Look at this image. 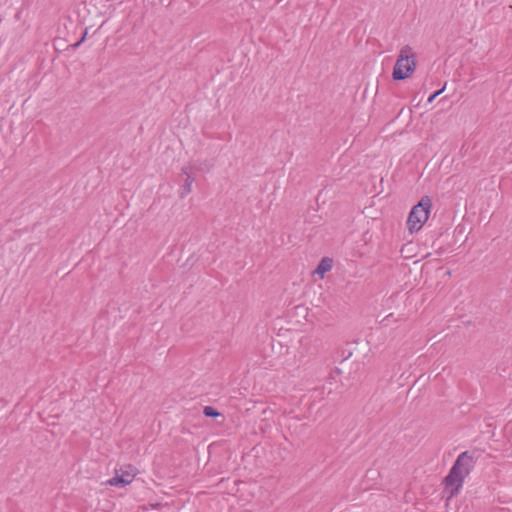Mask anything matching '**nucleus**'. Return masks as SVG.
<instances>
[{
	"label": "nucleus",
	"mask_w": 512,
	"mask_h": 512,
	"mask_svg": "<svg viewBox=\"0 0 512 512\" xmlns=\"http://www.w3.org/2000/svg\"><path fill=\"white\" fill-rule=\"evenodd\" d=\"M181 171L183 174L186 175V178L184 180V184L182 185V187L180 189L179 196H180V198H184L192 191L191 187H192V183L194 182V177L189 172L188 167H183Z\"/></svg>",
	"instance_id": "obj_5"
},
{
	"label": "nucleus",
	"mask_w": 512,
	"mask_h": 512,
	"mask_svg": "<svg viewBox=\"0 0 512 512\" xmlns=\"http://www.w3.org/2000/svg\"><path fill=\"white\" fill-rule=\"evenodd\" d=\"M203 414H204L205 417H211V418H215V417L221 416V413L218 412L212 406H205L204 409H203Z\"/></svg>",
	"instance_id": "obj_7"
},
{
	"label": "nucleus",
	"mask_w": 512,
	"mask_h": 512,
	"mask_svg": "<svg viewBox=\"0 0 512 512\" xmlns=\"http://www.w3.org/2000/svg\"><path fill=\"white\" fill-rule=\"evenodd\" d=\"M135 477V474L133 472H130V471H123L121 470V473H119L118 471H116V474L113 478H111L108 483L111 485V486H119V487H124L128 484H130L133 479Z\"/></svg>",
	"instance_id": "obj_4"
},
{
	"label": "nucleus",
	"mask_w": 512,
	"mask_h": 512,
	"mask_svg": "<svg viewBox=\"0 0 512 512\" xmlns=\"http://www.w3.org/2000/svg\"><path fill=\"white\" fill-rule=\"evenodd\" d=\"M431 206L432 201L428 196L422 197L421 200L413 206L407 219V226L411 233L418 232L428 220Z\"/></svg>",
	"instance_id": "obj_3"
},
{
	"label": "nucleus",
	"mask_w": 512,
	"mask_h": 512,
	"mask_svg": "<svg viewBox=\"0 0 512 512\" xmlns=\"http://www.w3.org/2000/svg\"><path fill=\"white\" fill-rule=\"evenodd\" d=\"M88 34H82V37L80 40L76 41L75 43L71 44L70 46L73 48V49H76L77 47H79L86 39Z\"/></svg>",
	"instance_id": "obj_10"
},
{
	"label": "nucleus",
	"mask_w": 512,
	"mask_h": 512,
	"mask_svg": "<svg viewBox=\"0 0 512 512\" xmlns=\"http://www.w3.org/2000/svg\"><path fill=\"white\" fill-rule=\"evenodd\" d=\"M64 41L65 39L64 38H61V37H56L54 39V46L57 50H66L68 48V46L66 47L64 45Z\"/></svg>",
	"instance_id": "obj_8"
},
{
	"label": "nucleus",
	"mask_w": 512,
	"mask_h": 512,
	"mask_svg": "<svg viewBox=\"0 0 512 512\" xmlns=\"http://www.w3.org/2000/svg\"><path fill=\"white\" fill-rule=\"evenodd\" d=\"M475 459L469 451L462 452L456 458L447 476L443 479L445 491L452 498L459 494L464 479L470 474Z\"/></svg>",
	"instance_id": "obj_1"
},
{
	"label": "nucleus",
	"mask_w": 512,
	"mask_h": 512,
	"mask_svg": "<svg viewBox=\"0 0 512 512\" xmlns=\"http://www.w3.org/2000/svg\"><path fill=\"white\" fill-rule=\"evenodd\" d=\"M445 89V86L437 91H435L433 94H431L428 98V103H432L434 99L439 96Z\"/></svg>",
	"instance_id": "obj_9"
},
{
	"label": "nucleus",
	"mask_w": 512,
	"mask_h": 512,
	"mask_svg": "<svg viewBox=\"0 0 512 512\" xmlns=\"http://www.w3.org/2000/svg\"><path fill=\"white\" fill-rule=\"evenodd\" d=\"M415 53L409 45L401 48L393 68L392 78L401 81L409 78L416 69Z\"/></svg>",
	"instance_id": "obj_2"
},
{
	"label": "nucleus",
	"mask_w": 512,
	"mask_h": 512,
	"mask_svg": "<svg viewBox=\"0 0 512 512\" xmlns=\"http://www.w3.org/2000/svg\"><path fill=\"white\" fill-rule=\"evenodd\" d=\"M333 266V260L329 257H323L317 268L314 270V274L319 275L321 278L324 276V274L332 269Z\"/></svg>",
	"instance_id": "obj_6"
}]
</instances>
